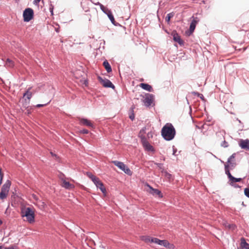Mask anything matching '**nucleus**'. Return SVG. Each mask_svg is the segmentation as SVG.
I'll use <instances>...</instances> for the list:
<instances>
[{
  "label": "nucleus",
  "instance_id": "f257e3e1",
  "mask_svg": "<svg viewBox=\"0 0 249 249\" xmlns=\"http://www.w3.org/2000/svg\"><path fill=\"white\" fill-rule=\"evenodd\" d=\"M161 135L167 140H172L176 135V130L173 125L170 123H167L161 129Z\"/></svg>",
  "mask_w": 249,
  "mask_h": 249
},
{
  "label": "nucleus",
  "instance_id": "f03ea898",
  "mask_svg": "<svg viewBox=\"0 0 249 249\" xmlns=\"http://www.w3.org/2000/svg\"><path fill=\"white\" fill-rule=\"evenodd\" d=\"M21 215L22 217H25L26 221L30 223L35 222V212L34 209L30 207L22 206L21 208Z\"/></svg>",
  "mask_w": 249,
  "mask_h": 249
},
{
  "label": "nucleus",
  "instance_id": "7ed1b4c3",
  "mask_svg": "<svg viewBox=\"0 0 249 249\" xmlns=\"http://www.w3.org/2000/svg\"><path fill=\"white\" fill-rule=\"evenodd\" d=\"M145 127L143 128L140 132L139 136L141 139V141L144 149L147 151H154L153 147L148 142L145 136L143 135L145 133Z\"/></svg>",
  "mask_w": 249,
  "mask_h": 249
},
{
  "label": "nucleus",
  "instance_id": "20e7f679",
  "mask_svg": "<svg viewBox=\"0 0 249 249\" xmlns=\"http://www.w3.org/2000/svg\"><path fill=\"white\" fill-rule=\"evenodd\" d=\"M10 186L11 181L8 180L2 186L1 191L0 192V198L2 200L7 197L10 190Z\"/></svg>",
  "mask_w": 249,
  "mask_h": 249
},
{
  "label": "nucleus",
  "instance_id": "39448f33",
  "mask_svg": "<svg viewBox=\"0 0 249 249\" xmlns=\"http://www.w3.org/2000/svg\"><path fill=\"white\" fill-rule=\"evenodd\" d=\"M115 165L117 166L119 169L124 171L125 174L128 175H132V172L128 167L123 162L117 160H113L111 161Z\"/></svg>",
  "mask_w": 249,
  "mask_h": 249
},
{
  "label": "nucleus",
  "instance_id": "423d86ee",
  "mask_svg": "<svg viewBox=\"0 0 249 249\" xmlns=\"http://www.w3.org/2000/svg\"><path fill=\"white\" fill-rule=\"evenodd\" d=\"M24 20L26 22L30 21L33 18L34 16L33 10L31 8L26 9L23 12Z\"/></svg>",
  "mask_w": 249,
  "mask_h": 249
},
{
  "label": "nucleus",
  "instance_id": "0eeeda50",
  "mask_svg": "<svg viewBox=\"0 0 249 249\" xmlns=\"http://www.w3.org/2000/svg\"><path fill=\"white\" fill-rule=\"evenodd\" d=\"M193 18L190 25L188 35H191L194 31L196 25L199 21V18L197 17H192Z\"/></svg>",
  "mask_w": 249,
  "mask_h": 249
},
{
  "label": "nucleus",
  "instance_id": "6e6552de",
  "mask_svg": "<svg viewBox=\"0 0 249 249\" xmlns=\"http://www.w3.org/2000/svg\"><path fill=\"white\" fill-rule=\"evenodd\" d=\"M229 165H225V172L226 174L228 176V178L230 179V181H231V183H233L236 182H239L242 180L241 178H235L233 177L231 174L230 173L229 170Z\"/></svg>",
  "mask_w": 249,
  "mask_h": 249
},
{
  "label": "nucleus",
  "instance_id": "1a4fd4ad",
  "mask_svg": "<svg viewBox=\"0 0 249 249\" xmlns=\"http://www.w3.org/2000/svg\"><path fill=\"white\" fill-rule=\"evenodd\" d=\"M98 79L103 87L105 88H111L113 89L115 88L113 84L109 80L107 79H103L100 76H99Z\"/></svg>",
  "mask_w": 249,
  "mask_h": 249
},
{
  "label": "nucleus",
  "instance_id": "9d476101",
  "mask_svg": "<svg viewBox=\"0 0 249 249\" xmlns=\"http://www.w3.org/2000/svg\"><path fill=\"white\" fill-rule=\"evenodd\" d=\"M154 100V96L152 94H147L143 100V102L146 107H149L151 105Z\"/></svg>",
  "mask_w": 249,
  "mask_h": 249
},
{
  "label": "nucleus",
  "instance_id": "9b49d317",
  "mask_svg": "<svg viewBox=\"0 0 249 249\" xmlns=\"http://www.w3.org/2000/svg\"><path fill=\"white\" fill-rule=\"evenodd\" d=\"M94 183L96 186V187L100 189V190L102 191V192L106 195L107 191L106 188L104 187L103 183L100 180V179L98 178L96 181H94Z\"/></svg>",
  "mask_w": 249,
  "mask_h": 249
},
{
  "label": "nucleus",
  "instance_id": "f8f14e48",
  "mask_svg": "<svg viewBox=\"0 0 249 249\" xmlns=\"http://www.w3.org/2000/svg\"><path fill=\"white\" fill-rule=\"evenodd\" d=\"M61 186L65 189L71 190L74 188V185L73 184L70 183L69 182L66 181V180L64 178H61Z\"/></svg>",
  "mask_w": 249,
  "mask_h": 249
},
{
  "label": "nucleus",
  "instance_id": "ddd939ff",
  "mask_svg": "<svg viewBox=\"0 0 249 249\" xmlns=\"http://www.w3.org/2000/svg\"><path fill=\"white\" fill-rule=\"evenodd\" d=\"M239 145L242 149L249 151V140H240Z\"/></svg>",
  "mask_w": 249,
  "mask_h": 249
},
{
  "label": "nucleus",
  "instance_id": "4468645a",
  "mask_svg": "<svg viewBox=\"0 0 249 249\" xmlns=\"http://www.w3.org/2000/svg\"><path fill=\"white\" fill-rule=\"evenodd\" d=\"M147 186L149 187V188L150 189L149 192L150 194H152L153 195L158 196L160 198L162 197V196H163L161 194V192L160 190L156 189L153 188L152 187L149 186L148 184H147Z\"/></svg>",
  "mask_w": 249,
  "mask_h": 249
},
{
  "label": "nucleus",
  "instance_id": "2eb2a0df",
  "mask_svg": "<svg viewBox=\"0 0 249 249\" xmlns=\"http://www.w3.org/2000/svg\"><path fill=\"white\" fill-rule=\"evenodd\" d=\"M80 124L81 125H85L90 127H93V123L87 119L81 118L79 119Z\"/></svg>",
  "mask_w": 249,
  "mask_h": 249
},
{
  "label": "nucleus",
  "instance_id": "dca6fc26",
  "mask_svg": "<svg viewBox=\"0 0 249 249\" xmlns=\"http://www.w3.org/2000/svg\"><path fill=\"white\" fill-rule=\"evenodd\" d=\"M235 153L233 154L228 159V163L229 166H231V168H233L235 164Z\"/></svg>",
  "mask_w": 249,
  "mask_h": 249
},
{
  "label": "nucleus",
  "instance_id": "f3484780",
  "mask_svg": "<svg viewBox=\"0 0 249 249\" xmlns=\"http://www.w3.org/2000/svg\"><path fill=\"white\" fill-rule=\"evenodd\" d=\"M140 87L142 88V89L148 91H152L153 90L152 87L148 84L141 83L140 84Z\"/></svg>",
  "mask_w": 249,
  "mask_h": 249
},
{
  "label": "nucleus",
  "instance_id": "a211bd4d",
  "mask_svg": "<svg viewBox=\"0 0 249 249\" xmlns=\"http://www.w3.org/2000/svg\"><path fill=\"white\" fill-rule=\"evenodd\" d=\"M162 176H164L168 181H170L173 180V176L171 174L168 173L167 171L163 170L161 171Z\"/></svg>",
  "mask_w": 249,
  "mask_h": 249
},
{
  "label": "nucleus",
  "instance_id": "6ab92c4d",
  "mask_svg": "<svg viewBox=\"0 0 249 249\" xmlns=\"http://www.w3.org/2000/svg\"><path fill=\"white\" fill-rule=\"evenodd\" d=\"M174 40L178 43L180 45L183 44V41L181 39L180 36L178 34H174L173 35Z\"/></svg>",
  "mask_w": 249,
  "mask_h": 249
},
{
  "label": "nucleus",
  "instance_id": "aec40b11",
  "mask_svg": "<svg viewBox=\"0 0 249 249\" xmlns=\"http://www.w3.org/2000/svg\"><path fill=\"white\" fill-rule=\"evenodd\" d=\"M241 247L242 249H249V244L246 242L244 238L241 239Z\"/></svg>",
  "mask_w": 249,
  "mask_h": 249
},
{
  "label": "nucleus",
  "instance_id": "412c9836",
  "mask_svg": "<svg viewBox=\"0 0 249 249\" xmlns=\"http://www.w3.org/2000/svg\"><path fill=\"white\" fill-rule=\"evenodd\" d=\"M31 88H29L24 93L23 98L26 97L27 98L30 100L31 97H32L33 93L30 90H31Z\"/></svg>",
  "mask_w": 249,
  "mask_h": 249
},
{
  "label": "nucleus",
  "instance_id": "4be33fe9",
  "mask_svg": "<svg viewBox=\"0 0 249 249\" xmlns=\"http://www.w3.org/2000/svg\"><path fill=\"white\" fill-rule=\"evenodd\" d=\"M103 66H104L107 72H110L112 71L111 66L107 60L103 62Z\"/></svg>",
  "mask_w": 249,
  "mask_h": 249
},
{
  "label": "nucleus",
  "instance_id": "5701e85b",
  "mask_svg": "<svg viewBox=\"0 0 249 249\" xmlns=\"http://www.w3.org/2000/svg\"><path fill=\"white\" fill-rule=\"evenodd\" d=\"M106 14L107 15L108 18L110 20L112 23L114 25H115V19L114 18V17H113L111 11L109 10V11H108L106 13Z\"/></svg>",
  "mask_w": 249,
  "mask_h": 249
},
{
  "label": "nucleus",
  "instance_id": "b1692460",
  "mask_svg": "<svg viewBox=\"0 0 249 249\" xmlns=\"http://www.w3.org/2000/svg\"><path fill=\"white\" fill-rule=\"evenodd\" d=\"M96 5H99L101 8V9L105 13H107L108 11H109L107 8L105 7L103 5H102L101 3H99V2H93Z\"/></svg>",
  "mask_w": 249,
  "mask_h": 249
},
{
  "label": "nucleus",
  "instance_id": "393cba45",
  "mask_svg": "<svg viewBox=\"0 0 249 249\" xmlns=\"http://www.w3.org/2000/svg\"><path fill=\"white\" fill-rule=\"evenodd\" d=\"M36 205L38 206L40 209H43L45 207V204L44 202L41 201H37L36 203H34Z\"/></svg>",
  "mask_w": 249,
  "mask_h": 249
},
{
  "label": "nucleus",
  "instance_id": "a878e982",
  "mask_svg": "<svg viewBox=\"0 0 249 249\" xmlns=\"http://www.w3.org/2000/svg\"><path fill=\"white\" fill-rule=\"evenodd\" d=\"M152 238H151L150 237L147 236H142L141 237V239L146 243H148L149 242H151V239Z\"/></svg>",
  "mask_w": 249,
  "mask_h": 249
},
{
  "label": "nucleus",
  "instance_id": "bb28decb",
  "mask_svg": "<svg viewBox=\"0 0 249 249\" xmlns=\"http://www.w3.org/2000/svg\"><path fill=\"white\" fill-rule=\"evenodd\" d=\"M87 176L92 180L93 182L96 181V179L98 178L96 176L92 175L91 173H87Z\"/></svg>",
  "mask_w": 249,
  "mask_h": 249
},
{
  "label": "nucleus",
  "instance_id": "cd10ccee",
  "mask_svg": "<svg viewBox=\"0 0 249 249\" xmlns=\"http://www.w3.org/2000/svg\"><path fill=\"white\" fill-rule=\"evenodd\" d=\"M5 64L7 66L9 67H12L14 66L13 62L9 59H7L6 60Z\"/></svg>",
  "mask_w": 249,
  "mask_h": 249
},
{
  "label": "nucleus",
  "instance_id": "c85d7f7f",
  "mask_svg": "<svg viewBox=\"0 0 249 249\" xmlns=\"http://www.w3.org/2000/svg\"><path fill=\"white\" fill-rule=\"evenodd\" d=\"M161 240H160L156 238H152L151 239V242L155 243L156 244H157L158 245L160 244Z\"/></svg>",
  "mask_w": 249,
  "mask_h": 249
},
{
  "label": "nucleus",
  "instance_id": "c756f323",
  "mask_svg": "<svg viewBox=\"0 0 249 249\" xmlns=\"http://www.w3.org/2000/svg\"><path fill=\"white\" fill-rule=\"evenodd\" d=\"M160 245L166 247L168 245V241L166 240H161Z\"/></svg>",
  "mask_w": 249,
  "mask_h": 249
},
{
  "label": "nucleus",
  "instance_id": "7c9ffc66",
  "mask_svg": "<svg viewBox=\"0 0 249 249\" xmlns=\"http://www.w3.org/2000/svg\"><path fill=\"white\" fill-rule=\"evenodd\" d=\"M173 16H174V15L173 13L168 14L165 18L166 21L167 22H169L170 21L171 18H172L173 17Z\"/></svg>",
  "mask_w": 249,
  "mask_h": 249
},
{
  "label": "nucleus",
  "instance_id": "2f4dec72",
  "mask_svg": "<svg viewBox=\"0 0 249 249\" xmlns=\"http://www.w3.org/2000/svg\"><path fill=\"white\" fill-rule=\"evenodd\" d=\"M156 165H157V166L159 167V168L161 170V171L164 170V169L163 168V164L162 163H155Z\"/></svg>",
  "mask_w": 249,
  "mask_h": 249
},
{
  "label": "nucleus",
  "instance_id": "473e14b6",
  "mask_svg": "<svg viewBox=\"0 0 249 249\" xmlns=\"http://www.w3.org/2000/svg\"><path fill=\"white\" fill-rule=\"evenodd\" d=\"M221 146L224 147H227L228 146V142L224 140V141L221 143Z\"/></svg>",
  "mask_w": 249,
  "mask_h": 249
},
{
  "label": "nucleus",
  "instance_id": "72a5a7b5",
  "mask_svg": "<svg viewBox=\"0 0 249 249\" xmlns=\"http://www.w3.org/2000/svg\"><path fill=\"white\" fill-rule=\"evenodd\" d=\"M244 193H245V195L248 196V197H249V189L247 188H245V190H244Z\"/></svg>",
  "mask_w": 249,
  "mask_h": 249
},
{
  "label": "nucleus",
  "instance_id": "f704fd0d",
  "mask_svg": "<svg viewBox=\"0 0 249 249\" xmlns=\"http://www.w3.org/2000/svg\"><path fill=\"white\" fill-rule=\"evenodd\" d=\"M166 248L171 249H174L175 247L173 244H171L168 242V245H167V246H166Z\"/></svg>",
  "mask_w": 249,
  "mask_h": 249
},
{
  "label": "nucleus",
  "instance_id": "c9c22d12",
  "mask_svg": "<svg viewBox=\"0 0 249 249\" xmlns=\"http://www.w3.org/2000/svg\"><path fill=\"white\" fill-rule=\"evenodd\" d=\"M3 175L1 172V169L0 168V184L2 183Z\"/></svg>",
  "mask_w": 249,
  "mask_h": 249
},
{
  "label": "nucleus",
  "instance_id": "e433bc0d",
  "mask_svg": "<svg viewBox=\"0 0 249 249\" xmlns=\"http://www.w3.org/2000/svg\"><path fill=\"white\" fill-rule=\"evenodd\" d=\"M50 103V102H49L48 103H47V104H37L36 106V107H44L46 105H47L48 104H49Z\"/></svg>",
  "mask_w": 249,
  "mask_h": 249
},
{
  "label": "nucleus",
  "instance_id": "4c0bfd02",
  "mask_svg": "<svg viewBox=\"0 0 249 249\" xmlns=\"http://www.w3.org/2000/svg\"><path fill=\"white\" fill-rule=\"evenodd\" d=\"M80 132L83 134H88L89 131L87 129H83L80 131Z\"/></svg>",
  "mask_w": 249,
  "mask_h": 249
},
{
  "label": "nucleus",
  "instance_id": "58836bf2",
  "mask_svg": "<svg viewBox=\"0 0 249 249\" xmlns=\"http://www.w3.org/2000/svg\"><path fill=\"white\" fill-rule=\"evenodd\" d=\"M153 133L152 132H149L147 134V137H148V138H152L153 137Z\"/></svg>",
  "mask_w": 249,
  "mask_h": 249
},
{
  "label": "nucleus",
  "instance_id": "ea45409f",
  "mask_svg": "<svg viewBox=\"0 0 249 249\" xmlns=\"http://www.w3.org/2000/svg\"><path fill=\"white\" fill-rule=\"evenodd\" d=\"M228 228L232 230H234L235 228V225H229Z\"/></svg>",
  "mask_w": 249,
  "mask_h": 249
},
{
  "label": "nucleus",
  "instance_id": "a19ab883",
  "mask_svg": "<svg viewBox=\"0 0 249 249\" xmlns=\"http://www.w3.org/2000/svg\"><path fill=\"white\" fill-rule=\"evenodd\" d=\"M32 197L34 198V199L35 200L36 202L38 200V197L36 195L33 194Z\"/></svg>",
  "mask_w": 249,
  "mask_h": 249
},
{
  "label": "nucleus",
  "instance_id": "79ce46f5",
  "mask_svg": "<svg viewBox=\"0 0 249 249\" xmlns=\"http://www.w3.org/2000/svg\"><path fill=\"white\" fill-rule=\"evenodd\" d=\"M40 0H34V3L35 4L37 5V4H38V3L40 1Z\"/></svg>",
  "mask_w": 249,
  "mask_h": 249
},
{
  "label": "nucleus",
  "instance_id": "37998d69",
  "mask_svg": "<svg viewBox=\"0 0 249 249\" xmlns=\"http://www.w3.org/2000/svg\"><path fill=\"white\" fill-rule=\"evenodd\" d=\"M134 117H135V116H134V114L133 113H132V115H130V116H129V118H130V119L131 120H134Z\"/></svg>",
  "mask_w": 249,
  "mask_h": 249
},
{
  "label": "nucleus",
  "instance_id": "c03bdc74",
  "mask_svg": "<svg viewBox=\"0 0 249 249\" xmlns=\"http://www.w3.org/2000/svg\"><path fill=\"white\" fill-rule=\"evenodd\" d=\"M4 249H15L14 246H10L8 248H4Z\"/></svg>",
  "mask_w": 249,
  "mask_h": 249
},
{
  "label": "nucleus",
  "instance_id": "a18cd8bd",
  "mask_svg": "<svg viewBox=\"0 0 249 249\" xmlns=\"http://www.w3.org/2000/svg\"><path fill=\"white\" fill-rule=\"evenodd\" d=\"M55 31L57 33H58L59 32V28H55Z\"/></svg>",
  "mask_w": 249,
  "mask_h": 249
},
{
  "label": "nucleus",
  "instance_id": "49530a36",
  "mask_svg": "<svg viewBox=\"0 0 249 249\" xmlns=\"http://www.w3.org/2000/svg\"><path fill=\"white\" fill-rule=\"evenodd\" d=\"M0 249H4V247L2 246H0Z\"/></svg>",
  "mask_w": 249,
  "mask_h": 249
},
{
  "label": "nucleus",
  "instance_id": "de8ad7c7",
  "mask_svg": "<svg viewBox=\"0 0 249 249\" xmlns=\"http://www.w3.org/2000/svg\"><path fill=\"white\" fill-rule=\"evenodd\" d=\"M16 2L18 3L19 1V0H14Z\"/></svg>",
  "mask_w": 249,
  "mask_h": 249
},
{
  "label": "nucleus",
  "instance_id": "09e8293b",
  "mask_svg": "<svg viewBox=\"0 0 249 249\" xmlns=\"http://www.w3.org/2000/svg\"><path fill=\"white\" fill-rule=\"evenodd\" d=\"M2 221L0 219V225L2 224Z\"/></svg>",
  "mask_w": 249,
  "mask_h": 249
},
{
  "label": "nucleus",
  "instance_id": "8fccbe9b",
  "mask_svg": "<svg viewBox=\"0 0 249 249\" xmlns=\"http://www.w3.org/2000/svg\"><path fill=\"white\" fill-rule=\"evenodd\" d=\"M51 154L52 155H53V153H52V152H51Z\"/></svg>",
  "mask_w": 249,
  "mask_h": 249
}]
</instances>
